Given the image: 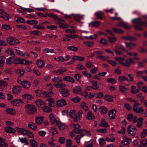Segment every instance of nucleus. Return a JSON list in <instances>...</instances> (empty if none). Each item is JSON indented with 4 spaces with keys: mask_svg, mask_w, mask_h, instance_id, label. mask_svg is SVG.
<instances>
[{
    "mask_svg": "<svg viewBox=\"0 0 147 147\" xmlns=\"http://www.w3.org/2000/svg\"><path fill=\"white\" fill-rule=\"evenodd\" d=\"M131 22L135 23L136 25L135 26V28L136 29L138 30H142L141 26H147V22L145 21L144 23L142 22L139 18L133 19L132 20Z\"/></svg>",
    "mask_w": 147,
    "mask_h": 147,
    "instance_id": "f257e3e1",
    "label": "nucleus"
},
{
    "mask_svg": "<svg viewBox=\"0 0 147 147\" xmlns=\"http://www.w3.org/2000/svg\"><path fill=\"white\" fill-rule=\"evenodd\" d=\"M25 109L28 113L30 114H34L37 111L36 107L30 104H27L25 105Z\"/></svg>",
    "mask_w": 147,
    "mask_h": 147,
    "instance_id": "f03ea898",
    "label": "nucleus"
},
{
    "mask_svg": "<svg viewBox=\"0 0 147 147\" xmlns=\"http://www.w3.org/2000/svg\"><path fill=\"white\" fill-rule=\"evenodd\" d=\"M133 111L137 113H141L144 111L143 107L141 106V105L138 102H136L134 104L133 107Z\"/></svg>",
    "mask_w": 147,
    "mask_h": 147,
    "instance_id": "7ed1b4c3",
    "label": "nucleus"
},
{
    "mask_svg": "<svg viewBox=\"0 0 147 147\" xmlns=\"http://www.w3.org/2000/svg\"><path fill=\"white\" fill-rule=\"evenodd\" d=\"M17 82L20 84L25 89L29 88L31 86L30 82L28 81H22L20 79H18L17 80Z\"/></svg>",
    "mask_w": 147,
    "mask_h": 147,
    "instance_id": "20e7f679",
    "label": "nucleus"
},
{
    "mask_svg": "<svg viewBox=\"0 0 147 147\" xmlns=\"http://www.w3.org/2000/svg\"><path fill=\"white\" fill-rule=\"evenodd\" d=\"M127 131L128 134L132 136L135 135L136 133L137 129L133 125H129L127 128Z\"/></svg>",
    "mask_w": 147,
    "mask_h": 147,
    "instance_id": "39448f33",
    "label": "nucleus"
},
{
    "mask_svg": "<svg viewBox=\"0 0 147 147\" xmlns=\"http://www.w3.org/2000/svg\"><path fill=\"white\" fill-rule=\"evenodd\" d=\"M24 103V101L20 98L14 99L11 102V104L12 105L17 107L20 106Z\"/></svg>",
    "mask_w": 147,
    "mask_h": 147,
    "instance_id": "423d86ee",
    "label": "nucleus"
},
{
    "mask_svg": "<svg viewBox=\"0 0 147 147\" xmlns=\"http://www.w3.org/2000/svg\"><path fill=\"white\" fill-rule=\"evenodd\" d=\"M7 40L9 44L11 45H16L19 43V40L15 38H9Z\"/></svg>",
    "mask_w": 147,
    "mask_h": 147,
    "instance_id": "0eeeda50",
    "label": "nucleus"
},
{
    "mask_svg": "<svg viewBox=\"0 0 147 147\" xmlns=\"http://www.w3.org/2000/svg\"><path fill=\"white\" fill-rule=\"evenodd\" d=\"M83 112L82 111H79L76 113L75 117L73 118V121L75 122L80 121L82 118Z\"/></svg>",
    "mask_w": 147,
    "mask_h": 147,
    "instance_id": "6e6552de",
    "label": "nucleus"
},
{
    "mask_svg": "<svg viewBox=\"0 0 147 147\" xmlns=\"http://www.w3.org/2000/svg\"><path fill=\"white\" fill-rule=\"evenodd\" d=\"M127 119L130 122H133L135 123L137 121V118L136 116H133V115L129 114L128 115L127 117Z\"/></svg>",
    "mask_w": 147,
    "mask_h": 147,
    "instance_id": "1a4fd4ad",
    "label": "nucleus"
},
{
    "mask_svg": "<svg viewBox=\"0 0 147 147\" xmlns=\"http://www.w3.org/2000/svg\"><path fill=\"white\" fill-rule=\"evenodd\" d=\"M17 48V47H15V50L16 51V52L18 54L21 56H23L25 57H29L30 55L27 52L17 49H16Z\"/></svg>",
    "mask_w": 147,
    "mask_h": 147,
    "instance_id": "9d476101",
    "label": "nucleus"
},
{
    "mask_svg": "<svg viewBox=\"0 0 147 147\" xmlns=\"http://www.w3.org/2000/svg\"><path fill=\"white\" fill-rule=\"evenodd\" d=\"M22 90V88L18 86H16L13 87L12 91L13 93L16 94L20 93Z\"/></svg>",
    "mask_w": 147,
    "mask_h": 147,
    "instance_id": "9b49d317",
    "label": "nucleus"
},
{
    "mask_svg": "<svg viewBox=\"0 0 147 147\" xmlns=\"http://www.w3.org/2000/svg\"><path fill=\"white\" fill-rule=\"evenodd\" d=\"M122 138L123 140L122 142V143L123 145H125L130 144L131 142V139L126 135L123 136Z\"/></svg>",
    "mask_w": 147,
    "mask_h": 147,
    "instance_id": "f8f14e48",
    "label": "nucleus"
},
{
    "mask_svg": "<svg viewBox=\"0 0 147 147\" xmlns=\"http://www.w3.org/2000/svg\"><path fill=\"white\" fill-rule=\"evenodd\" d=\"M126 67H129L130 64H134L135 63V61L134 59L131 58H129L125 59Z\"/></svg>",
    "mask_w": 147,
    "mask_h": 147,
    "instance_id": "ddd939ff",
    "label": "nucleus"
},
{
    "mask_svg": "<svg viewBox=\"0 0 147 147\" xmlns=\"http://www.w3.org/2000/svg\"><path fill=\"white\" fill-rule=\"evenodd\" d=\"M66 104V101L63 99L58 100L56 102V106L57 107H62Z\"/></svg>",
    "mask_w": 147,
    "mask_h": 147,
    "instance_id": "4468645a",
    "label": "nucleus"
},
{
    "mask_svg": "<svg viewBox=\"0 0 147 147\" xmlns=\"http://www.w3.org/2000/svg\"><path fill=\"white\" fill-rule=\"evenodd\" d=\"M116 114L115 110L113 109L110 110L108 113V116L109 119H114L115 117Z\"/></svg>",
    "mask_w": 147,
    "mask_h": 147,
    "instance_id": "2eb2a0df",
    "label": "nucleus"
},
{
    "mask_svg": "<svg viewBox=\"0 0 147 147\" xmlns=\"http://www.w3.org/2000/svg\"><path fill=\"white\" fill-rule=\"evenodd\" d=\"M49 118L50 121L52 124H56L57 123V122L58 121L56 119V118L55 115L52 113H51L49 116Z\"/></svg>",
    "mask_w": 147,
    "mask_h": 147,
    "instance_id": "dca6fc26",
    "label": "nucleus"
},
{
    "mask_svg": "<svg viewBox=\"0 0 147 147\" xmlns=\"http://www.w3.org/2000/svg\"><path fill=\"white\" fill-rule=\"evenodd\" d=\"M115 60L117 61L118 63L122 65L125 66V59L122 57H115Z\"/></svg>",
    "mask_w": 147,
    "mask_h": 147,
    "instance_id": "f3484780",
    "label": "nucleus"
},
{
    "mask_svg": "<svg viewBox=\"0 0 147 147\" xmlns=\"http://www.w3.org/2000/svg\"><path fill=\"white\" fill-rule=\"evenodd\" d=\"M116 26L118 27H123L127 29L129 28L130 27L128 23L123 22L119 23L116 24Z\"/></svg>",
    "mask_w": 147,
    "mask_h": 147,
    "instance_id": "a211bd4d",
    "label": "nucleus"
},
{
    "mask_svg": "<svg viewBox=\"0 0 147 147\" xmlns=\"http://www.w3.org/2000/svg\"><path fill=\"white\" fill-rule=\"evenodd\" d=\"M60 92L62 95L65 97L67 96L70 94L68 90L65 88L60 89Z\"/></svg>",
    "mask_w": 147,
    "mask_h": 147,
    "instance_id": "6ab92c4d",
    "label": "nucleus"
},
{
    "mask_svg": "<svg viewBox=\"0 0 147 147\" xmlns=\"http://www.w3.org/2000/svg\"><path fill=\"white\" fill-rule=\"evenodd\" d=\"M37 66L40 68H42L45 64V62L41 59H38L36 61Z\"/></svg>",
    "mask_w": 147,
    "mask_h": 147,
    "instance_id": "aec40b11",
    "label": "nucleus"
},
{
    "mask_svg": "<svg viewBox=\"0 0 147 147\" xmlns=\"http://www.w3.org/2000/svg\"><path fill=\"white\" fill-rule=\"evenodd\" d=\"M44 118L42 116H37L35 118L36 123L38 124H40L43 122Z\"/></svg>",
    "mask_w": 147,
    "mask_h": 147,
    "instance_id": "412c9836",
    "label": "nucleus"
},
{
    "mask_svg": "<svg viewBox=\"0 0 147 147\" xmlns=\"http://www.w3.org/2000/svg\"><path fill=\"white\" fill-rule=\"evenodd\" d=\"M143 119L142 117H140L137 119V123L136 126L138 128H141L143 124Z\"/></svg>",
    "mask_w": 147,
    "mask_h": 147,
    "instance_id": "4be33fe9",
    "label": "nucleus"
},
{
    "mask_svg": "<svg viewBox=\"0 0 147 147\" xmlns=\"http://www.w3.org/2000/svg\"><path fill=\"white\" fill-rule=\"evenodd\" d=\"M82 89L80 86H76L72 90L73 92L75 94H80Z\"/></svg>",
    "mask_w": 147,
    "mask_h": 147,
    "instance_id": "5701e85b",
    "label": "nucleus"
},
{
    "mask_svg": "<svg viewBox=\"0 0 147 147\" xmlns=\"http://www.w3.org/2000/svg\"><path fill=\"white\" fill-rule=\"evenodd\" d=\"M5 131L7 133H14L16 132V130L13 128L10 127H5L4 129Z\"/></svg>",
    "mask_w": 147,
    "mask_h": 147,
    "instance_id": "b1692460",
    "label": "nucleus"
},
{
    "mask_svg": "<svg viewBox=\"0 0 147 147\" xmlns=\"http://www.w3.org/2000/svg\"><path fill=\"white\" fill-rule=\"evenodd\" d=\"M28 126L34 131L36 130L37 128V126L36 124L32 122H30L28 123Z\"/></svg>",
    "mask_w": 147,
    "mask_h": 147,
    "instance_id": "393cba45",
    "label": "nucleus"
},
{
    "mask_svg": "<svg viewBox=\"0 0 147 147\" xmlns=\"http://www.w3.org/2000/svg\"><path fill=\"white\" fill-rule=\"evenodd\" d=\"M125 45L126 47L129 49H131L135 47L136 45L134 43H127L125 42Z\"/></svg>",
    "mask_w": 147,
    "mask_h": 147,
    "instance_id": "a878e982",
    "label": "nucleus"
},
{
    "mask_svg": "<svg viewBox=\"0 0 147 147\" xmlns=\"http://www.w3.org/2000/svg\"><path fill=\"white\" fill-rule=\"evenodd\" d=\"M95 16L97 18L102 20L104 14L102 11H99L95 13Z\"/></svg>",
    "mask_w": 147,
    "mask_h": 147,
    "instance_id": "bb28decb",
    "label": "nucleus"
},
{
    "mask_svg": "<svg viewBox=\"0 0 147 147\" xmlns=\"http://www.w3.org/2000/svg\"><path fill=\"white\" fill-rule=\"evenodd\" d=\"M35 102L36 105L38 107H40L41 106L45 104V102L41 99L36 100Z\"/></svg>",
    "mask_w": 147,
    "mask_h": 147,
    "instance_id": "cd10ccee",
    "label": "nucleus"
},
{
    "mask_svg": "<svg viewBox=\"0 0 147 147\" xmlns=\"http://www.w3.org/2000/svg\"><path fill=\"white\" fill-rule=\"evenodd\" d=\"M64 80L72 83H74L75 82V80L72 77L70 76H67L64 78Z\"/></svg>",
    "mask_w": 147,
    "mask_h": 147,
    "instance_id": "c85d7f7f",
    "label": "nucleus"
},
{
    "mask_svg": "<svg viewBox=\"0 0 147 147\" xmlns=\"http://www.w3.org/2000/svg\"><path fill=\"white\" fill-rule=\"evenodd\" d=\"M99 110L102 114H106L107 111V108L104 106H102L99 108Z\"/></svg>",
    "mask_w": 147,
    "mask_h": 147,
    "instance_id": "c756f323",
    "label": "nucleus"
},
{
    "mask_svg": "<svg viewBox=\"0 0 147 147\" xmlns=\"http://www.w3.org/2000/svg\"><path fill=\"white\" fill-rule=\"evenodd\" d=\"M92 85V87L93 89L94 90H97L99 88V85L96 82L94 81H92L91 82Z\"/></svg>",
    "mask_w": 147,
    "mask_h": 147,
    "instance_id": "7c9ffc66",
    "label": "nucleus"
},
{
    "mask_svg": "<svg viewBox=\"0 0 147 147\" xmlns=\"http://www.w3.org/2000/svg\"><path fill=\"white\" fill-rule=\"evenodd\" d=\"M59 128L61 130H63L65 129L66 127V126H65L62 123L58 121V122H57V123H56Z\"/></svg>",
    "mask_w": 147,
    "mask_h": 147,
    "instance_id": "2f4dec72",
    "label": "nucleus"
},
{
    "mask_svg": "<svg viewBox=\"0 0 147 147\" xmlns=\"http://www.w3.org/2000/svg\"><path fill=\"white\" fill-rule=\"evenodd\" d=\"M131 92L132 94H136L139 92L138 88H136V87L133 85H132L131 87Z\"/></svg>",
    "mask_w": 147,
    "mask_h": 147,
    "instance_id": "473e14b6",
    "label": "nucleus"
},
{
    "mask_svg": "<svg viewBox=\"0 0 147 147\" xmlns=\"http://www.w3.org/2000/svg\"><path fill=\"white\" fill-rule=\"evenodd\" d=\"M99 125L102 127H106L108 125L105 119H102V120Z\"/></svg>",
    "mask_w": 147,
    "mask_h": 147,
    "instance_id": "72a5a7b5",
    "label": "nucleus"
},
{
    "mask_svg": "<svg viewBox=\"0 0 147 147\" xmlns=\"http://www.w3.org/2000/svg\"><path fill=\"white\" fill-rule=\"evenodd\" d=\"M101 22L98 21H94L91 22L89 24V26L91 27H97L99 26Z\"/></svg>",
    "mask_w": 147,
    "mask_h": 147,
    "instance_id": "f704fd0d",
    "label": "nucleus"
},
{
    "mask_svg": "<svg viewBox=\"0 0 147 147\" xmlns=\"http://www.w3.org/2000/svg\"><path fill=\"white\" fill-rule=\"evenodd\" d=\"M17 130L18 132L24 135H25L26 134L27 131L23 128L18 127L17 128Z\"/></svg>",
    "mask_w": 147,
    "mask_h": 147,
    "instance_id": "c9c22d12",
    "label": "nucleus"
},
{
    "mask_svg": "<svg viewBox=\"0 0 147 147\" xmlns=\"http://www.w3.org/2000/svg\"><path fill=\"white\" fill-rule=\"evenodd\" d=\"M61 22H59L58 24L59 25V26L60 27L62 28H69V25H67L66 24H65L63 23H62V22H63V21H61Z\"/></svg>",
    "mask_w": 147,
    "mask_h": 147,
    "instance_id": "e433bc0d",
    "label": "nucleus"
},
{
    "mask_svg": "<svg viewBox=\"0 0 147 147\" xmlns=\"http://www.w3.org/2000/svg\"><path fill=\"white\" fill-rule=\"evenodd\" d=\"M86 118L88 120H92L94 119V116L91 112L89 111L87 113Z\"/></svg>",
    "mask_w": 147,
    "mask_h": 147,
    "instance_id": "4c0bfd02",
    "label": "nucleus"
},
{
    "mask_svg": "<svg viewBox=\"0 0 147 147\" xmlns=\"http://www.w3.org/2000/svg\"><path fill=\"white\" fill-rule=\"evenodd\" d=\"M6 112L9 114L13 115L15 114L16 112L14 109L11 108H8L5 110Z\"/></svg>",
    "mask_w": 147,
    "mask_h": 147,
    "instance_id": "58836bf2",
    "label": "nucleus"
},
{
    "mask_svg": "<svg viewBox=\"0 0 147 147\" xmlns=\"http://www.w3.org/2000/svg\"><path fill=\"white\" fill-rule=\"evenodd\" d=\"M19 140L22 143H24L25 145H28L29 144L26 138L25 137H22L19 138Z\"/></svg>",
    "mask_w": 147,
    "mask_h": 147,
    "instance_id": "ea45409f",
    "label": "nucleus"
},
{
    "mask_svg": "<svg viewBox=\"0 0 147 147\" xmlns=\"http://www.w3.org/2000/svg\"><path fill=\"white\" fill-rule=\"evenodd\" d=\"M47 100L48 102V104L50 107H53L55 105L54 100L52 98H48Z\"/></svg>",
    "mask_w": 147,
    "mask_h": 147,
    "instance_id": "a19ab883",
    "label": "nucleus"
},
{
    "mask_svg": "<svg viewBox=\"0 0 147 147\" xmlns=\"http://www.w3.org/2000/svg\"><path fill=\"white\" fill-rule=\"evenodd\" d=\"M16 72L19 77L23 76L24 73V71L22 69H18L16 70Z\"/></svg>",
    "mask_w": 147,
    "mask_h": 147,
    "instance_id": "79ce46f5",
    "label": "nucleus"
},
{
    "mask_svg": "<svg viewBox=\"0 0 147 147\" xmlns=\"http://www.w3.org/2000/svg\"><path fill=\"white\" fill-rule=\"evenodd\" d=\"M41 108L42 110L45 112L49 113L52 111L51 109L47 106H44Z\"/></svg>",
    "mask_w": 147,
    "mask_h": 147,
    "instance_id": "37998d69",
    "label": "nucleus"
},
{
    "mask_svg": "<svg viewBox=\"0 0 147 147\" xmlns=\"http://www.w3.org/2000/svg\"><path fill=\"white\" fill-rule=\"evenodd\" d=\"M30 142L32 147H37L38 146V144L37 142L33 139H31L30 140Z\"/></svg>",
    "mask_w": 147,
    "mask_h": 147,
    "instance_id": "c03bdc74",
    "label": "nucleus"
},
{
    "mask_svg": "<svg viewBox=\"0 0 147 147\" xmlns=\"http://www.w3.org/2000/svg\"><path fill=\"white\" fill-rule=\"evenodd\" d=\"M22 97L25 99L31 100L33 98V97L31 94H26L22 95Z\"/></svg>",
    "mask_w": 147,
    "mask_h": 147,
    "instance_id": "a18cd8bd",
    "label": "nucleus"
},
{
    "mask_svg": "<svg viewBox=\"0 0 147 147\" xmlns=\"http://www.w3.org/2000/svg\"><path fill=\"white\" fill-rule=\"evenodd\" d=\"M119 81L122 83H123L125 81H128V78L124 76H120L119 78Z\"/></svg>",
    "mask_w": 147,
    "mask_h": 147,
    "instance_id": "49530a36",
    "label": "nucleus"
},
{
    "mask_svg": "<svg viewBox=\"0 0 147 147\" xmlns=\"http://www.w3.org/2000/svg\"><path fill=\"white\" fill-rule=\"evenodd\" d=\"M127 53V55L130 57H135L137 56L138 54L135 52H128L127 50H125V52Z\"/></svg>",
    "mask_w": 147,
    "mask_h": 147,
    "instance_id": "de8ad7c7",
    "label": "nucleus"
},
{
    "mask_svg": "<svg viewBox=\"0 0 147 147\" xmlns=\"http://www.w3.org/2000/svg\"><path fill=\"white\" fill-rule=\"evenodd\" d=\"M6 52L7 53L11 56L13 57L15 56V55L14 53L12 50L10 48H9L6 51Z\"/></svg>",
    "mask_w": 147,
    "mask_h": 147,
    "instance_id": "09e8293b",
    "label": "nucleus"
},
{
    "mask_svg": "<svg viewBox=\"0 0 147 147\" xmlns=\"http://www.w3.org/2000/svg\"><path fill=\"white\" fill-rule=\"evenodd\" d=\"M119 91L123 93H126L127 92L128 89L123 86H119Z\"/></svg>",
    "mask_w": 147,
    "mask_h": 147,
    "instance_id": "8fccbe9b",
    "label": "nucleus"
},
{
    "mask_svg": "<svg viewBox=\"0 0 147 147\" xmlns=\"http://www.w3.org/2000/svg\"><path fill=\"white\" fill-rule=\"evenodd\" d=\"M103 54V52L102 51H94L92 55V56H97L98 55H100Z\"/></svg>",
    "mask_w": 147,
    "mask_h": 147,
    "instance_id": "3c124183",
    "label": "nucleus"
},
{
    "mask_svg": "<svg viewBox=\"0 0 147 147\" xmlns=\"http://www.w3.org/2000/svg\"><path fill=\"white\" fill-rule=\"evenodd\" d=\"M80 107L85 111H88L89 109L88 107L87 106L84 102H83L81 103L80 105Z\"/></svg>",
    "mask_w": 147,
    "mask_h": 147,
    "instance_id": "603ef678",
    "label": "nucleus"
},
{
    "mask_svg": "<svg viewBox=\"0 0 147 147\" xmlns=\"http://www.w3.org/2000/svg\"><path fill=\"white\" fill-rule=\"evenodd\" d=\"M104 99L108 102H111L113 100L112 97L107 94L105 95Z\"/></svg>",
    "mask_w": 147,
    "mask_h": 147,
    "instance_id": "864d4df0",
    "label": "nucleus"
},
{
    "mask_svg": "<svg viewBox=\"0 0 147 147\" xmlns=\"http://www.w3.org/2000/svg\"><path fill=\"white\" fill-rule=\"evenodd\" d=\"M13 58L9 57L7 58L6 61V63L7 64H11L13 63Z\"/></svg>",
    "mask_w": 147,
    "mask_h": 147,
    "instance_id": "5fc2aeb1",
    "label": "nucleus"
},
{
    "mask_svg": "<svg viewBox=\"0 0 147 147\" xmlns=\"http://www.w3.org/2000/svg\"><path fill=\"white\" fill-rule=\"evenodd\" d=\"M74 16L75 18L78 21H79L80 19H83V18L84 17V15H80L79 14H74Z\"/></svg>",
    "mask_w": 147,
    "mask_h": 147,
    "instance_id": "6e6d98bb",
    "label": "nucleus"
},
{
    "mask_svg": "<svg viewBox=\"0 0 147 147\" xmlns=\"http://www.w3.org/2000/svg\"><path fill=\"white\" fill-rule=\"evenodd\" d=\"M98 35L97 34H95L93 35H90L89 36H85L84 37L90 40H92L96 39L98 37Z\"/></svg>",
    "mask_w": 147,
    "mask_h": 147,
    "instance_id": "4d7b16f0",
    "label": "nucleus"
},
{
    "mask_svg": "<svg viewBox=\"0 0 147 147\" xmlns=\"http://www.w3.org/2000/svg\"><path fill=\"white\" fill-rule=\"evenodd\" d=\"M68 50L74 52H76L78 51V49L77 47L74 46H70L67 47Z\"/></svg>",
    "mask_w": 147,
    "mask_h": 147,
    "instance_id": "13d9d810",
    "label": "nucleus"
},
{
    "mask_svg": "<svg viewBox=\"0 0 147 147\" xmlns=\"http://www.w3.org/2000/svg\"><path fill=\"white\" fill-rule=\"evenodd\" d=\"M31 34L34 35H39L42 34V32L38 30H34V31H31L30 32Z\"/></svg>",
    "mask_w": 147,
    "mask_h": 147,
    "instance_id": "bf43d9fd",
    "label": "nucleus"
},
{
    "mask_svg": "<svg viewBox=\"0 0 147 147\" xmlns=\"http://www.w3.org/2000/svg\"><path fill=\"white\" fill-rule=\"evenodd\" d=\"M25 135H27L30 138H32L33 139L34 138V136L33 133L29 130H27Z\"/></svg>",
    "mask_w": 147,
    "mask_h": 147,
    "instance_id": "052dcab7",
    "label": "nucleus"
},
{
    "mask_svg": "<svg viewBox=\"0 0 147 147\" xmlns=\"http://www.w3.org/2000/svg\"><path fill=\"white\" fill-rule=\"evenodd\" d=\"M147 134V129H144L141 133V137L142 138H145Z\"/></svg>",
    "mask_w": 147,
    "mask_h": 147,
    "instance_id": "680f3d73",
    "label": "nucleus"
},
{
    "mask_svg": "<svg viewBox=\"0 0 147 147\" xmlns=\"http://www.w3.org/2000/svg\"><path fill=\"white\" fill-rule=\"evenodd\" d=\"M61 78L60 77H54V78L52 79L53 81L57 83H59L61 82Z\"/></svg>",
    "mask_w": 147,
    "mask_h": 147,
    "instance_id": "e2e57ef3",
    "label": "nucleus"
},
{
    "mask_svg": "<svg viewBox=\"0 0 147 147\" xmlns=\"http://www.w3.org/2000/svg\"><path fill=\"white\" fill-rule=\"evenodd\" d=\"M108 38L109 42L111 43H113L114 42H116L117 40L116 38L114 37L109 36L108 37Z\"/></svg>",
    "mask_w": 147,
    "mask_h": 147,
    "instance_id": "0e129e2a",
    "label": "nucleus"
},
{
    "mask_svg": "<svg viewBox=\"0 0 147 147\" xmlns=\"http://www.w3.org/2000/svg\"><path fill=\"white\" fill-rule=\"evenodd\" d=\"M26 23L29 24L33 25L37 24L38 22L35 20H28L26 21Z\"/></svg>",
    "mask_w": 147,
    "mask_h": 147,
    "instance_id": "69168bd1",
    "label": "nucleus"
},
{
    "mask_svg": "<svg viewBox=\"0 0 147 147\" xmlns=\"http://www.w3.org/2000/svg\"><path fill=\"white\" fill-rule=\"evenodd\" d=\"M112 30L117 34H121L123 32V31L122 30L118 28H112Z\"/></svg>",
    "mask_w": 147,
    "mask_h": 147,
    "instance_id": "338daca9",
    "label": "nucleus"
},
{
    "mask_svg": "<svg viewBox=\"0 0 147 147\" xmlns=\"http://www.w3.org/2000/svg\"><path fill=\"white\" fill-rule=\"evenodd\" d=\"M141 144H142L143 146H147V139L141 140L140 141Z\"/></svg>",
    "mask_w": 147,
    "mask_h": 147,
    "instance_id": "774afa93",
    "label": "nucleus"
}]
</instances>
